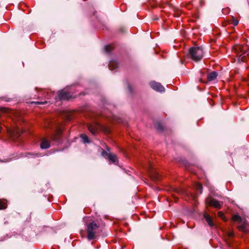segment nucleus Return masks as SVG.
<instances>
[{
  "mask_svg": "<svg viewBox=\"0 0 249 249\" xmlns=\"http://www.w3.org/2000/svg\"><path fill=\"white\" fill-rule=\"evenodd\" d=\"M87 238L89 240H91L97 238L102 231L100 225L95 221H92L89 223L87 226Z\"/></svg>",
  "mask_w": 249,
  "mask_h": 249,
  "instance_id": "f257e3e1",
  "label": "nucleus"
},
{
  "mask_svg": "<svg viewBox=\"0 0 249 249\" xmlns=\"http://www.w3.org/2000/svg\"><path fill=\"white\" fill-rule=\"evenodd\" d=\"M190 57L195 61H198L203 56V50L200 47H192L189 50Z\"/></svg>",
  "mask_w": 249,
  "mask_h": 249,
  "instance_id": "f03ea898",
  "label": "nucleus"
},
{
  "mask_svg": "<svg viewBox=\"0 0 249 249\" xmlns=\"http://www.w3.org/2000/svg\"><path fill=\"white\" fill-rule=\"evenodd\" d=\"M234 222H237V228L240 231L247 232L249 231V227L247 223L245 218L240 217L237 214H234Z\"/></svg>",
  "mask_w": 249,
  "mask_h": 249,
  "instance_id": "7ed1b4c3",
  "label": "nucleus"
},
{
  "mask_svg": "<svg viewBox=\"0 0 249 249\" xmlns=\"http://www.w3.org/2000/svg\"><path fill=\"white\" fill-rule=\"evenodd\" d=\"M71 98V96L65 89L59 91L58 95L55 97V99L56 100H68Z\"/></svg>",
  "mask_w": 249,
  "mask_h": 249,
  "instance_id": "20e7f679",
  "label": "nucleus"
},
{
  "mask_svg": "<svg viewBox=\"0 0 249 249\" xmlns=\"http://www.w3.org/2000/svg\"><path fill=\"white\" fill-rule=\"evenodd\" d=\"M206 202L210 206L213 207L217 209H220L222 205V202L212 197H210V198H207L206 200Z\"/></svg>",
  "mask_w": 249,
  "mask_h": 249,
  "instance_id": "39448f33",
  "label": "nucleus"
},
{
  "mask_svg": "<svg viewBox=\"0 0 249 249\" xmlns=\"http://www.w3.org/2000/svg\"><path fill=\"white\" fill-rule=\"evenodd\" d=\"M102 155L104 157H107L108 160L112 163L117 164L118 163V160L116 155L111 153H107L105 151L102 152Z\"/></svg>",
  "mask_w": 249,
  "mask_h": 249,
  "instance_id": "423d86ee",
  "label": "nucleus"
},
{
  "mask_svg": "<svg viewBox=\"0 0 249 249\" xmlns=\"http://www.w3.org/2000/svg\"><path fill=\"white\" fill-rule=\"evenodd\" d=\"M150 87L154 90L158 91H164V88L159 83L152 81L150 83Z\"/></svg>",
  "mask_w": 249,
  "mask_h": 249,
  "instance_id": "0eeeda50",
  "label": "nucleus"
},
{
  "mask_svg": "<svg viewBox=\"0 0 249 249\" xmlns=\"http://www.w3.org/2000/svg\"><path fill=\"white\" fill-rule=\"evenodd\" d=\"M98 124H89L88 125V127L90 132L93 135H95L97 132V129L98 128Z\"/></svg>",
  "mask_w": 249,
  "mask_h": 249,
  "instance_id": "6e6552de",
  "label": "nucleus"
},
{
  "mask_svg": "<svg viewBox=\"0 0 249 249\" xmlns=\"http://www.w3.org/2000/svg\"><path fill=\"white\" fill-rule=\"evenodd\" d=\"M50 147V142L45 139H43L40 143V147L41 149H46Z\"/></svg>",
  "mask_w": 249,
  "mask_h": 249,
  "instance_id": "1a4fd4ad",
  "label": "nucleus"
},
{
  "mask_svg": "<svg viewBox=\"0 0 249 249\" xmlns=\"http://www.w3.org/2000/svg\"><path fill=\"white\" fill-rule=\"evenodd\" d=\"M203 216L204 218L206 219L207 223L210 227H212L214 226V223H213L211 217L209 214H208L206 213H205L203 214Z\"/></svg>",
  "mask_w": 249,
  "mask_h": 249,
  "instance_id": "9d476101",
  "label": "nucleus"
},
{
  "mask_svg": "<svg viewBox=\"0 0 249 249\" xmlns=\"http://www.w3.org/2000/svg\"><path fill=\"white\" fill-rule=\"evenodd\" d=\"M217 76V73L215 71H213L208 74L207 79L209 81L213 80L216 78Z\"/></svg>",
  "mask_w": 249,
  "mask_h": 249,
  "instance_id": "9b49d317",
  "label": "nucleus"
},
{
  "mask_svg": "<svg viewBox=\"0 0 249 249\" xmlns=\"http://www.w3.org/2000/svg\"><path fill=\"white\" fill-rule=\"evenodd\" d=\"M194 188L197 192H199V194L202 193V186L200 183H196L194 185Z\"/></svg>",
  "mask_w": 249,
  "mask_h": 249,
  "instance_id": "f8f14e48",
  "label": "nucleus"
},
{
  "mask_svg": "<svg viewBox=\"0 0 249 249\" xmlns=\"http://www.w3.org/2000/svg\"><path fill=\"white\" fill-rule=\"evenodd\" d=\"M108 67L110 70H115L118 68V64L116 62L113 61L109 64Z\"/></svg>",
  "mask_w": 249,
  "mask_h": 249,
  "instance_id": "ddd939ff",
  "label": "nucleus"
},
{
  "mask_svg": "<svg viewBox=\"0 0 249 249\" xmlns=\"http://www.w3.org/2000/svg\"><path fill=\"white\" fill-rule=\"evenodd\" d=\"M81 138L82 139V141L84 143H89V139L88 136L85 134H82L80 136Z\"/></svg>",
  "mask_w": 249,
  "mask_h": 249,
  "instance_id": "4468645a",
  "label": "nucleus"
},
{
  "mask_svg": "<svg viewBox=\"0 0 249 249\" xmlns=\"http://www.w3.org/2000/svg\"><path fill=\"white\" fill-rule=\"evenodd\" d=\"M151 172H153V173H150L151 174V177L152 178H154L155 179H158L159 178L158 174L156 172L153 171V170H152Z\"/></svg>",
  "mask_w": 249,
  "mask_h": 249,
  "instance_id": "2eb2a0df",
  "label": "nucleus"
},
{
  "mask_svg": "<svg viewBox=\"0 0 249 249\" xmlns=\"http://www.w3.org/2000/svg\"><path fill=\"white\" fill-rule=\"evenodd\" d=\"M6 207V203L4 201L0 200V210L4 209Z\"/></svg>",
  "mask_w": 249,
  "mask_h": 249,
  "instance_id": "dca6fc26",
  "label": "nucleus"
},
{
  "mask_svg": "<svg viewBox=\"0 0 249 249\" xmlns=\"http://www.w3.org/2000/svg\"><path fill=\"white\" fill-rule=\"evenodd\" d=\"M217 214L218 216L221 217L223 220H227V218L225 216H224V214L221 212H218Z\"/></svg>",
  "mask_w": 249,
  "mask_h": 249,
  "instance_id": "f3484780",
  "label": "nucleus"
},
{
  "mask_svg": "<svg viewBox=\"0 0 249 249\" xmlns=\"http://www.w3.org/2000/svg\"><path fill=\"white\" fill-rule=\"evenodd\" d=\"M105 49L107 52L109 53L112 49V47L110 45H107L105 46Z\"/></svg>",
  "mask_w": 249,
  "mask_h": 249,
  "instance_id": "a211bd4d",
  "label": "nucleus"
},
{
  "mask_svg": "<svg viewBox=\"0 0 249 249\" xmlns=\"http://www.w3.org/2000/svg\"><path fill=\"white\" fill-rule=\"evenodd\" d=\"M243 47L241 46H239V45H234V53L236 52L238 49H241V48H242Z\"/></svg>",
  "mask_w": 249,
  "mask_h": 249,
  "instance_id": "6ab92c4d",
  "label": "nucleus"
},
{
  "mask_svg": "<svg viewBox=\"0 0 249 249\" xmlns=\"http://www.w3.org/2000/svg\"><path fill=\"white\" fill-rule=\"evenodd\" d=\"M187 194H189L191 199H192L194 200H196V196L195 195H194L193 193H187Z\"/></svg>",
  "mask_w": 249,
  "mask_h": 249,
  "instance_id": "aec40b11",
  "label": "nucleus"
},
{
  "mask_svg": "<svg viewBox=\"0 0 249 249\" xmlns=\"http://www.w3.org/2000/svg\"><path fill=\"white\" fill-rule=\"evenodd\" d=\"M229 9L228 8H225V9H223V13L224 14H228L229 13Z\"/></svg>",
  "mask_w": 249,
  "mask_h": 249,
  "instance_id": "412c9836",
  "label": "nucleus"
},
{
  "mask_svg": "<svg viewBox=\"0 0 249 249\" xmlns=\"http://www.w3.org/2000/svg\"><path fill=\"white\" fill-rule=\"evenodd\" d=\"M146 168H147L148 170H152V165L150 163H148V165H147V167Z\"/></svg>",
  "mask_w": 249,
  "mask_h": 249,
  "instance_id": "4be33fe9",
  "label": "nucleus"
},
{
  "mask_svg": "<svg viewBox=\"0 0 249 249\" xmlns=\"http://www.w3.org/2000/svg\"><path fill=\"white\" fill-rule=\"evenodd\" d=\"M238 24V20L234 18V26Z\"/></svg>",
  "mask_w": 249,
  "mask_h": 249,
  "instance_id": "5701e85b",
  "label": "nucleus"
},
{
  "mask_svg": "<svg viewBox=\"0 0 249 249\" xmlns=\"http://www.w3.org/2000/svg\"><path fill=\"white\" fill-rule=\"evenodd\" d=\"M47 103V101H45V102H36V104H44L45 103Z\"/></svg>",
  "mask_w": 249,
  "mask_h": 249,
  "instance_id": "b1692460",
  "label": "nucleus"
},
{
  "mask_svg": "<svg viewBox=\"0 0 249 249\" xmlns=\"http://www.w3.org/2000/svg\"><path fill=\"white\" fill-rule=\"evenodd\" d=\"M231 218V219H233V216H232V217Z\"/></svg>",
  "mask_w": 249,
  "mask_h": 249,
  "instance_id": "393cba45",
  "label": "nucleus"
},
{
  "mask_svg": "<svg viewBox=\"0 0 249 249\" xmlns=\"http://www.w3.org/2000/svg\"><path fill=\"white\" fill-rule=\"evenodd\" d=\"M234 74L236 72V71L235 70H234Z\"/></svg>",
  "mask_w": 249,
  "mask_h": 249,
  "instance_id": "a878e982",
  "label": "nucleus"
}]
</instances>
